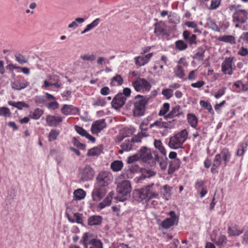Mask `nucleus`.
Returning <instances> with one entry per match:
<instances>
[{"label": "nucleus", "instance_id": "1", "mask_svg": "<svg viewBox=\"0 0 248 248\" xmlns=\"http://www.w3.org/2000/svg\"><path fill=\"white\" fill-rule=\"evenodd\" d=\"M139 159L149 164L151 167L155 166V162L153 161L154 159L153 152L152 153L151 151L146 147H142L138 153L129 156L127 162L128 163H132Z\"/></svg>", "mask_w": 248, "mask_h": 248}, {"label": "nucleus", "instance_id": "2", "mask_svg": "<svg viewBox=\"0 0 248 248\" xmlns=\"http://www.w3.org/2000/svg\"><path fill=\"white\" fill-rule=\"evenodd\" d=\"M187 137V131L186 129H183L170 138L169 146L173 149L181 148Z\"/></svg>", "mask_w": 248, "mask_h": 248}, {"label": "nucleus", "instance_id": "3", "mask_svg": "<svg viewBox=\"0 0 248 248\" xmlns=\"http://www.w3.org/2000/svg\"><path fill=\"white\" fill-rule=\"evenodd\" d=\"M135 98L136 101L134 104L133 115L134 116L140 117L144 114L145 107L149 101V98L140 95L136 96Z\"/></svg>", "mask_w": 248, "mask_h": 248}, {"label": "nucleus", "instance_id": "4", "mask_svg": "<svg viewBox=\"0 0 248 248\" xmlns=\"http://www.w3.org/2000/svg\"><path fill=\"white\" fill-rule=\"evenodd\" d=\"M153 185V184L148 185L137 191L136 194L141 200L145 199L149 200L152 198H156L158 196V193L153 190L152 187Z\"/></svg>", "mask_w": 248, "mask_h": 248}, {"label": "nucleus", "instance_id": "5", "mask_svg": "<svg viewBox=\"0 0 248 248\" xmlns=\"http://www.w3.org/2000/svg\"><path fill=\"white\" fill-rule=\"evenodd\" d=\"M112 181L111 173L108 171H103L99 172L96 177L97 184L100 187H105Z\"/></svg>", "mask_w": 248, "mask_h": 248}, {"label": "nucleus", "instance_id": "6", "mask_svg": "<svg viewBox=\"0 0 248 248\" xmlns=\"http://www.w3.org/2000/svg\"><path fill=\"white\" fill-rule=\"evenodd\" d=\"M94 171L93 169L90 166L86 165L80 170V179L83 182L88 181L92 180L94 176Z\"/></svg>", "mask_w": 248, "mask_h": 248}, {"label": "nucleus", "instance_id": "7", "mask_svg": "<svg viewBox=\"0 0 248 248\" xmlns=\"http://www.w3.org/2000/svg\"><path fill=\"white\" fill-rule=\"evenodd\" d=\"M132 86L135 90L137 92H140L141 90L149 91L151 88V85L145 79L140 78L132 83Z\"/></svg>", "mask_w": 248, "mask_h": 248}, {"label": "nucleus", "instance_id": "8", "mask_svg": "<svg viewBox=\"0 0 248 248\" xmlns=\"http://www.w3.org/2000/svg\"><path fill=\"white\" fill-rule=\"evenodd\" d=\"M217 156L219 157L220 164H221L222 162L224 166H226L231 160L232 154L228 148H224L221 150L219 154L215 155V158Z\"/></svg>", "mask_w": 248, "mask_h": 248}, {"label": "nucleus", "instance_id": "9", "mask_svg": "<svg viewBox=\"0 0 248 248\" xmlns=\"http://www.w3.org/2000/svg\"><path fill=\"white\" fill-rule=\"evenodd\" d=\"M117 192L124 196H127L131 191V186L129 181L124 180L117 185Z\"/></svg>", "mask_w": 248, "mask_h": 248}, {"label": "nucleus", "instance_id": "10", "mask_svg": "<svg viewBox=\"0 0 248 248\" xmlns=\"http://www.w3.org/2000/svg\"><path fill=\"white\" fill-rule=\"evenodd\" d=\"M248 19V13L245 10H236L233 14V21L244 23Z\"/></svg>", "mask_w": 248, "mask_h": 248}, {"label": "nucleus", "instance_id": "11", "mask_svg": "<svg viewBox=\"0 0 248 248\" xmlns=\"http://www.w3.org/2000/svg\"><path fill=\"white\" fill-rule=\"evenodd\" d=\"M107 193L106 188L99 186L95 187L92 193L93 200L94 201L98 202L100 201Z\"/></svg>", "mask_w": 248, "mask_h": 248}, {"label": "nucleus", "instance_id": "12", "mask_svg": "<svg viewBox=\"0 0 248 248\" xmlns=\"http://www.w3.org/2000/svg\"><path fill=\"white\" fill-rule=\"evenodd\" d=\"M126 98L123 96V94L120 93L117 94L113 99L111 102L112 107L115 109H119L124 104Z\"/></svg>", "mask_w": 248, "mask_h": 248}, {"label": "nucleus", "instance_id": "13", "mask_svg": "<svg viewBox=\"0 0 248 248\" xmlns=\"http://www.w3.org/2000/svg\"><path fill=\"white\" fill-rule=\"evenodd\" d=\"M233 58H226L221 64L222 71L225 74L232 75V74Z\"/></svg>", "mask_w": 248, "mask_h": 248}, {"label": "nucleus", "instance_id": "14", "mask_svg": "<svg viewBox=\"0 0 248 248\" xmlns=\"http://www.w3.org/2000/svg\"><path fill=\"white\" fill-rule=\"evenodd\" d=\"M106 126L105 119H100L96 121L92 125L91 131L93 134H97L100 132Z\"/></svg>", "mask_w": 248, "mask_h": 248}, {"label": "nucleus", "instance_id": "15", "mask_svg": "<svg viewBox=\"0 0 248 248\" xmlns=\"http://www.w3.org/2000/svg\"><path fill=\"white\" fill-rule=\"evenodd\" d=\"M62 121V118L57 115H48L46 118V123L50 126H57Z\"/></svg>", "mask_w": 248, "mask_h": 248}, {"label": "nucleus", "instance_id": "16", "mask_svg": "<svg viewBox=\"0 0 248 248\" xmlns=\"http://www.w3.org/2000/svg\"><path fill=\"white\" fill-rule=\"evenodd\" d=\"M153 155L154 156L153 161L155 162V166L156 165V163H158L162 170H166L167 166V161L168 158L166 157L165 158L160 157L156 152H153Z\"/></svg>", "mask_w": 248, "mask_h": 248}, {"label": "nucleus", "instance_id": "17", "mask_svg": "<svg viewBox=\"0 0 248 248\" xmlns=\"http://www.w3.org/2000/svg\"><path fill=\"white\" fill-rule=\"evenodd\" d=\"M213 240L217 246L220 247L224 246L228 242L226 235L221 233L217 234Z\"/></svg>", "mask_w": 248, "mask_h": 248}, {"label": "nucleus", "instance_id": "18", "mask_svg": "<svg viewBox=\"0 0 248 248\" xmlns=\"http://www.w3.org/2000/svg\"><path fill=\"white\" fill-rule=\"evenodd\" d=\"M28 85L29 83L25 79H23L22 81L20 80H16L11 83L12 88L17 90H20L24 89Z\"/></svg>", "mask_w": 248, "mask_h": 248}, {"label": "nucleus", "instance_id": "19", "mask_svg": "<svg viewBox=\"0 0 248 248\" xmlns=\"http://www.w3.org/2000/svg\"><path fill=\"white\" fill-rule=\"evenodd\" d=\"M61 111L64 115H68L77 113L78 109L72 105H64L62 108Z\"/></svg>", "mask_w": 248, "mask_h": 248}, {"label": "nucleus", "instance_id": "20", "mask_svg": "<svg viewBox=\"0 0 248 248\" xmlns=\"http://www.w3.org/2000/svg\"><path fill=\"white\" fill-rule=\"evenodd\" d=\"M178 217H169L165 219L162 222V226L164 229H169L174 224H177L178 222Z\"/></svg>", "mask_w": 248, "mask_h": 248}, {"label": "nucleus", "instance_id": "21", "mask_svg": "<svg viewBox=\"0 0 248 248\" xmlns=\"http://www.w3.org/2000/svg\"><path fill=\"white\" fill-rule=\"evenodd\" d=\"M180 160L178 158L174 159L170 162L168 173L169 174H172L180 166Z\"/></svg>", "mask_w": 248, "mask_h": 248}, {"label": "nucleus", "instance_id": "22", "mask_svg": "<svg viewBox=\"0 0 248 248\" xmlns=\"http://www.w3.org/2000/svg\"><path fill=\"white\" fill-rule=\"evenodd\" d=\"M244 230L238 226L229 227L227 230V233L229 236H236L239 235L243 232Z\"/></svg>", "mask_w": 248, "mask_h": 248}, {"label": "nucleus", "instance_id": "23", "mask_svg": "<svg viewBox=\"0 0 248 248\" xmlns=\"http://www.w3.org/2000/svg\"><path fill=\"white\" fill-rule=\"evenodd\" d=\"M102 217L100 216L94 215L88 218V222L90 226L99 225L101 224Z\"/></svg>", "mask_w": 248, "mask_h": 248}, {"label": "nucleus", "instance_id": "24", "mask_svg": "<svg viewBox=\"0 0 248 248\" xmlns=\"http://www.w3.org/2000/svg\"><path fill=\"white\" fill-rule=\"evenodd\" d=\"M183 114V112L180 111V107L179 106H176L173 108L170 112L165 116V119L173 118L174 117L178 116Z\"/></svg>", "mask_w": 248, "mask_h": 248}, {"label": "nucleus", "instance_id": "25", "mask_svg": "<svg viewBox=\"0 0 248 248\" xmlns=\"http://www.w3.org/2000/svg\"><path fill=\"white\" fill-rule=\"evenodd\" d=\"M183 35L185 40H188L190 45L196 44V36L192 34L190 36V32L187 31L183 32Z\"/></svg>", "mask_w": 248, "mask_h": 248}, {"label": "nucleus", "instance_id": "26", "mask_svg": "<svg viewBox=\"0 0 248 248\" xmlns=\"http://www.w3.org/2000/svg\"><path fill=\"white\" fill-rule=\"evenodd\" d=\"M187 119L188 124L191 127L195 128L197 126L198 119L194 114L188 113L187 115Z\"/></svg>", "mask_w": 248, "mask_h": 248}, {"label": "nucleus", "instance_id": "27", "mask_svg": "<svg viewBox=\"0 0 248 248\" xmlns=\"http://www.w3.org/2000/svg\"><path fill=\"white\" fill-rule=\"evenodd\" d=\"M207 48L206 46H202L198 49V51L194 55L193 58L202 60L204 57V53Z\"/></svg>", "mask_w": 248, "mask_h": 248}, {"label": "nucleus", "instance_id": "28", "mask_svg": "<svg viewBox=\"0 0 248 248\" xmlns=\"http://www.w3.org/2000/svg\"><path fill=\"white\" fill-rule=\"evenodd\" d=\"M155 173L151 170H147L146 169L141 170V174L139 178V180L144 179L146 178H150L154 176Z\"/></svg>", "mask_w": 248, "mask_h": 248}, {"label": "nucleus", "instance_id": "29", "mask_svg": "<svg viewBox=\"0 0 248 248\" xmlns=\"http://www.w3.org/2000/svg\"><path fill=\"white\" fill-rule=\"evenodd\" d=\"M123 166V163L122 161L116 160L112 162L111 164V169L114 171H118L120 170Z\"/></svg>", "mask_w": 248, "mask_h": 248}, {"label": "nucleus", "instance_id": "30", "mask_svg": "<svg viewBox=\"0 0 248 248\" xmlns=\"http://www.w3.org/2000/svg\"><path fill=\"white\" fill-rule=\"evenodd\" d=\"M86 192L82 189L76 190L74 192V198L76 200H81L84 198Z\"/></svg>", "mask_w": 248, "mask_h": 248}, {"label": "nucleus", "instance_id": "31", "mask_svg": "<svg viewBox=\"0 0 248 248\" xmlns=\"http://www.w3.org/2000/svg\"><path fill=\"white\" fill-rule=\"evenodd\" d=\"M218 40L219 41L229 43L232 44H234L235 43V38L234 36L232 35H224L218 38Z\"/></svg>", "mask_w": 248, "mask_h": 248}, {"label": "nucleus", "instance_id": "32", "mask_svg": "<svg viewBox=\"0 0 248 248\" xmlns=\"http://www.w3.org/2000/svg\"><path fill=\"white\" fill-rule=\"evenodd\" d=\"M102 151V146L99 147H94L89 150L87 155L88 156H96L99 155Z\"/></svg>", "mask_w": 248, "mask_h": 248}, {"label": "nucleus", "instance_id": "33", "mask_svg": "<svg viewBox=\"0 0 248 248\" xmlns=\"http://www.w3.org/2000/svg\"><path fill=\"white\" fill-rule=\"evenodd\" d=\"M89 243L91 245L90 248H103L102 243L99 239H92Z\"/></svg>", "mask_w": 248, "mask_h": 248}, {"label": "nucleus", "instance_id": "34", "mask_svg": "<svg viewBox=\"0 0 248 248\" xmlns=\"http://www.w3.org/2000/svg\"><path fill=\"white\" fill-rule=\"evenodd\" d=\"M174 72L176 76L180 78H182L185 76L183 68L179 65H177L175 67Z\"/></svg>", "mask_w": 248, "mask_h": 248}, {"label": "nucleus", "instance_id": "35", "mask_svg": "<svg viewBox=\"0 0 248 248\" xmlns=\"http://www.w3.org/2000/svg\"><path fill=\"white\" fill-rule=\"evenodd\" d=\"M154 145L156 149H158L162 155H166V151L164 147L162 146L161 140H154Z\"/></svg>", "mask_w": 248, "mask_h": 248}, {"label": "nucleus", "instance_id": "36", "mask_svg": "<svg viewBox=\"0 0 248 248\" xmlns=\"http://www.w3.org/2000/svg\"><path fill=\"white\" fill-rule=\"evenodd\" d=\"M219 157L217 156L216 158H214L212 167L211 168V171L213 173H217V169L221 165L220 164Z\"/></svg>", "mask_w": 248, "mask_h": 248}, {"label": "nucleus", "instance_id": "37", "mask_svg": "<svg viewBox=\"0 0 248 248\" xmlns=\"http://www.w3.org/2000/svg\"><path fill=\"white\" fill-rule=\"evenodd\" d=\"M132 141L129 140H125L121 145V148L126 151H130L132 149Z\"/></svg>", "mask_w": 248, "mask_h": 248}, {"label": "nucleus", "instance_id": "38", "mask_svg": "<svg viewBox=\"0 0 248 248\" xmlns=\"http://www.w3.org/2000/svg\"><path fill=\"white\" fill-rule=\"evenodd\" d=\"M16 61L20 64H23L27 63L28 60L24 56L21 54H16L15 56Z\"/></svg>", "mask_w": 248, "mask_h": 248}, {"label": "nucleus", "instance_id": "39", "mask_svg": "<svg viewBox=\"0 0 248 248\" xmlns=\"http://www.w3.org/2000/svg\"><path fill=\"white\" fill-rule=\"evenodd\" d=\"M171 123V121H169L167 122H162L160 120L156 121L154 123L155 126L158 127L160 128H168L170 126V124Z\"/></svg>", "mask_w": 248, "mask_h": 248}, {"label": "nucleus", "instance_id": "40", "mask_svg": "<svg viewBox=\"0 0 248 248\" xmlns=\"http://www.w3.org/2000/svg\"><path fill=\"white\" fill-rule=\"evenodd\" d=\"M43 113L42 109L37 108L34 110L32 114H31V117L33 119L37 120L43 115Z\"/></svg>", "mask_w": 248, "mask_h": 248}, {"label": "nucleus", "instance_id": "41", "mask_svg": "<svg viewBox=\"0 0 248 248\" xmlns=\"http://www.w3.org/2000/svg\"><path fill=\"white\" fill-rule=\"evenodd\" d=\"M135 63L137 65L141 66L145 65L148 62L147 59L145 58L144 56L143 57H136L135 58Z\"/></svg>", "mask_w": 248, "mask_h": 248}, {"label": "nucleus", "instance_id": "42", "mask_svg": "<svg viewBox=\"0 0 248 248\" xmlns=\"http://www.w3.org/2000/svg\"><path fill=\"white\" fill-rule=\"evenodd\" d=\"M170 109V104L168 103H165L163 104V107L160 109L159 112V116H164L165 118L166 113L169 111Z\"/></svg>", "mask_w": 248, "mask_h": 248}, {"label": "nucleus", "instance_id": "43", "mask_svg": "<svg viewBox=\"0 0 248 248\" xmlns=\"http://www.w3.org/2000/svg\"><path fill=\"white\" fill-rule=\"evenodd\" d=\"M111 198L108 197L104 199V200L99 204L98 207L100 209H103L107 206H109L111 202Z\"/></svg>", "mask_w": 248, "mask_h": 248}, {"label": "nucleus", "instance_id": "44", "mask_svg": "<svg viewBox=\"0 0 248 248\" xmlns=\"http://www.w3.org/2000/svg\"><path fill=\"white\" fill-rule=\"evenodd\" d=\"M59 131L56 129H52L50 131L48 135V140L52 141L55 140L59 135Z\"/></svg>", "mask_w": 248, "mask_h": 248}, {"label": "nucleus", "instance_id": "45", "mask_svg": "<svg viewBox=\"0 0 248 248\" xmlns=\"http://www.w3.org/2000/svg\"><path fill=\"white\" fill-rule=\"evenodd\" d=\"M176 48L179 50H183L187 47V45L182 40H178L175 42Z\"/></svg>", "mask_w": 248, "mask_h": 248}, {"label": "nucleus", "instance_id": "46", "mask_svg": "<svg viewBox=\"0 0 248 248\" xmlns=\"http://www.w3.org/2000/svg\"><path fill=\"white\" fill-rule=\"evenodd\" d=\"M10 109L6 107H0V116L4 117H9L11 115Z\"/></svg>", "mask_w": 248, "mask_h": 248}, {"label": "nucleus", "instance_id": "47", "mask_svg": "<svg viewBox=\"0 0 248 248\" xmlns=\"http://www.w3.org/2000/svg\"><path fill=\"white\" fill-rule=\"evenodd\" d=\"M164 29L163 27L158 25L157 23L155 24V28L154 30V33L156 35H159L164 33Z\"/></svg>", "mask_w": 248, "mask_h": 248}, {"label": "nucleus", "instance_id": "48", "mask_svg": "<svg viewBox=\"0 0 248 248\" xmlns=\"http://www.w3.org/2000/svg\"><path fill=\"white\" fill-rule=\"evenodd\" d=\"M80 58L84 61H93L96 59V56L94 54H85L84 55H81L80 56Z\"/></svg>", "mask_w": 248, "mask_h": 248}, {"label": "nucleus", "instance_id": "49", "mask_svg": "<svg viewBox=\"0 0 248 248\" xmlns=\"http://www.w3.org/2000/svg\"><path fill=\"white\" fill-rule=\"evenodd\" d=\"M200 104L202 107L207 109L209 111V112L211 113L213 112L212 106L209 103L205 102L203 100H201L200 102Z\"/></svg>", "mask_w": 248, "mask_h": 248}, {"label": "nucleus", "instance_id": "50", "mask_svg": "<svg viewBox=\"0 0 248 248\" xmlns=\"http://www.w3.org/2000/svg\"><path fill=\"white\" fill-rule=\"evenodd\" d=\"M72 142L75 146L80 149L84 150L85 148V144L80 143L76 138H73Z\"/></svg>", "mask_w": 248, "mask_h": 248}, {"label": "nucleus", "instance_id": "51", "mask_svg": "<svg viewBox=\"0 0 248 248\" xmlns=\"http://www.w3.org/2000/svg\"><path fill=\"white\" fill-rule=\"evenodd\" d=\"M99 21V18L95 19L91 24L88 25L86 26L87 29L89 31H90L91 30L96 27L98 25Z\"/></svg>", "mask_w": 248, "mask_h": 248}, {"label": "nucleus", "instance_id": "52", "mask_svg": "<svg viewBox=\"0 0 248 248\" xmlns=\"http://www.w3.org/2000/svg\"><path fill=\"white\" fill-rule=\"evenodd\" d=\"M162 93L167 99H169L172 96V90L170 89H164L162 91Z\"/></svg>", "mask_w": 248, "mask_h": 248}, {"label": "nucleus", "instance_id": "53", "mask_svg": "<svg viewBox=\"0 0 248 248\" xmlns=\"http://www.w3.org/2000/svg\"><path fill=\"white\" fill-rule=\"evenodd\" d=\"M75 129L79 135L83 137H85L86 134L88 133L82 127L78 125L75 126Z\"/></svg>", "mask_w": 248, "mask_h": 248}, {"label": "nucleus", "instance_id": "54", "mask_svg": "<svg viewBox=\"0 0 248 248\" xmlns=\"http://www.w3.org/2000/svg\"><path fill=\"white\" fill-rule=\"evenodd\" d=\"M208 25L209 26V28L212 29L213 31H219V29L215 22L210 19H208Z\"/></svg>", "mask_w": 248, "mask_h": 248}, {"label": "nucleus", "instance_id": "55", "mask_svg": "<svg viewBox=\"0 0 248 248\" xmlns=\"http://www.w3.org/2000/svg\"><path fill=\"white\" fill-rule=\"evenodd\" d=\"M242 243L244 245H248V229L244 231L242 236Z\"/></svg>", "mask_w": 248, "mask_h": 248}, {"label": "nucleus", "instance_id": "56", "mask_svg": "<svg viewBox=\"0 0 248 248\" xmlns=\"http://www.w3.org/2000/svg\"><path fill=\"white\" fill-rule=\"evenodd\" d=\"M89 233L88 232H86L84 233L83 236H82V239L80 242L82 243L85 247L86 248H87V244L88 241Z\"/></svg>", "mask_w": 248, "mask_h": 248}, {"label": "nucleus", "instance_id": "57", "mask_svg": "<svg viewBox=\"0 0 248 248\" xmlns=\"http://www.w3.org/2000/svg\"><path fill=\"white\" fill-rule=\"evenodd\" d=\"M113 81L117 82L118 85H121L123 83V79L120 75H116L115 77H113L112 81Z\"/></svg>", "mask_w": 248, "mask_h": 248}, {"label": "nucleus", "instance_id": "58", "mask_svg": "<svg viewBox=\"0 0 248 248\" xmlns=\"http://www.w3.org/2000/svg\"><path fill=\"white\" fill-rule=\"evenodd\" d=\"M220 2V0H212L210 7L209 8L210 9H216L219 5Z\"/></svg>", "mask_w": 248, "mask_h": 248}, {"label": "nucleus", "instance_id": "59", "mask_svg": "<svg viewBox=\"0 0 248 248\" xmlns=\"http://www.w3.org/2000/svg\"><path fill=\"white\" fill-rule=\"evenodd\" d=\"M238 54L242 56H246L248 54V49L242 46L238 52Z\"/></svg>", "mask_w": 248, "mask_h": 248}, {"label": "nucleus", "instance_id": "60", "mask_svg": "<svg viewBox=\"0 0 248 248\" xmlns=\"http://www.w3.org/2000/svg\"><path fill=\"white\" fill-rule=\"evenodd\" d=\"M74 216L76 218V222L78 224H82V215L76 213L74 214Z\"/></svg>", "mask_w": 248, "mask_h": 248}, {"label": "nucleus", "instance_id": "61", "mask_svg": "<svg viewBox=\"0 0 248 248\" xmlns=\"http://www.w3.org/2000/svg\"><path fill=\"white\" fill-rule=\"evenodd\" d=\"M225 90H226V88L225 87H223V88L219 89L217 91V92L215 94V97L216 98H218L220 97L222 95H223L224 94Z\"/></svg>", "mask_w": 248, "mask_h": 248}, {"label": "nucleus", "instance_id": "62", "mask_svg": "<svg viewBox=\"0 0 248 248\" xmlns=\"http://www.w3.org/2000/svg\"><path fill=\"white\" fill-rule=\"evenodd\" d=\"M122 93L123 94V96L125 98L128 97L130 95L131 90L129 88H125L123 89V92Z\"/></svg>", "mask_w": 248, "mask_h": 248}, {"label": "nucleus", "instance_id": "63", "mask_svg": "<svg viewBox=\"0 0 248 248\" xmlns=\"http://www.w3.org/2000/svg\"><path fill=\"white\" fill-rule=\"evenodd\" d=\"M29 106L23 102H17L16 107L18 109H21L23 107L27 108Z\"/></svg>", "mask_w": 248, "mask_h": 248}, {"label": "nucleus", "instance_id": "64", "mask_svg": "<svg viewBox=\"0 0 248 248\" xmlns=\"http://www.w3.org/2000/svg\"><path fill=\"white\" fill-rule=\"evenodd\" d=\"M204 84L203 81H199L196 83H192L191 86L194 88H200Z\"/></svg>", "mask_w": 248, "mask_h": 248}]
</instances>
